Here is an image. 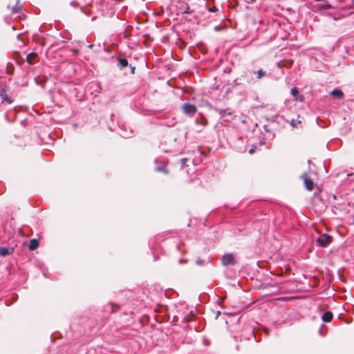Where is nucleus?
Segmentation results:
<instances>
[{
	"label": "nucleus",
	"instance_id": "obj_4",
	"mask_svg": "<svg viewBox=\"0 0 354 354\" xmlns=\"http://www.w3.org/2000/svg\"><path fill=\"white\" fill-rule=\"evenodd\" d=\"M301 178L304 180V182L305 187H306V189H308V191H312L313 187H314V183L309 178L308 174L307 173H304L301 176Z\"/></svg>",
	"mask_w": 354,
	"mask_h": 354
},
{
	"label": "nucleus",
	"instance_id": "obj_5",
	"mask_svg": "<svg viewBox=\"0 0 354 354\" xmlns=\"http://www.w3.org/2000/svg\"><path fill=\"white\" fill-rule=\"evenodd\" d=\"M12 101L13 100L8 96L7 91L5 89H1L0 91V104H11Z\"/></svg>",
	"mask_w": 354,
	"mask_h": 354
},
{
	"label": "nucleus",
	"instance_id": "obj_18",
	"mask_svg": "<svg viewBox=\"0 0 354 354\" xmlns=\"http://www.w3.org/2000/svg\"><path fill=\"white\" fill-rule=\"evenodd\" d=\"M205 260H203V259H198L196 261V264L198 265V266H203L205 264Z\"/></svg>",
	"mask_w": 354,
	"mask_h": 354
},
{
	"label": "nucleus",
	"instance_id": "obj_26",
	"mask_svg": "<svg viewBox=\"0 0 354 354\" xmlns=\"http://www.w3.org/2000/svg\"><path fill=\"white\" fill-rule=\"evenodd\" d=\"M352 3H353V4H354V0H352Z\"/></svg>",
	"mask_w": 354,
	"mask_h": 354
},
{
	"label": "nucleus",
	"instance_id": "obj_16",
	"mask_svg": "<svg viewBox=\"0 0 354 354\" xmlns=\"http://www.w3.org/2000/svg\"><path fill=\"white\" fill-rule=\"evenodd\" d=\"M254 73H257V79H261L263 77L266 76V72L264 71L262 69H259L258 70L257 72H254Z\"/></svg>",
	"mask_w": 354,
	"mask_h": 354
},
{
	"label": "nucleus",
	"instance_id": "obj_13",
	"mask_svg": "<svg viewBox=\"0 0 354 354\" xmlns=\"http://www.w3.org/2000/svg\"><path fill=\"white\" fill-rule=\"evenodd\" d=\"M37 53H30L26 57V60L29 64H32L33 59L36 57Z\"/></svg>",
	"mask_w": 354,
	"mask_h": 354
},
{
	"label": "nucleus",
	"instance_id": "obj_21",
	"mask_svg": "<svg viewBox=\"0 0 354 354\" xmlns=\"http://www.w3.org/2000/svg\"><path fill=\"white\" fill-rule=\"evenodd\" d=\"M181 164L183 166H185L186 165V162H187V158H182L181 159Z\"/></svg>",
	"mask_w": 354,
	"mask_h": 354
},
{
	"label": "nucleus",
	"instance_id": "obj_7",
	"mask_svg": "<svg viewBox=\"0 0 354 354\" xmlns=\"http://www.w3.org/2000/svg\"><path fill=\"white\" fill-rule=\"evenodd\" d=\"M330 95L333 96L334 97H336L337 99H343L344 98V93L338 88H335L330 92Z\"/></svg>",
	"mask_w": 354,
	"mask_h": 354
},
{
	"label": "nucleus",
	"instance_id": "obj_20",
	"mask_svg": "<svg viewBox=\"0 0 354 354\" xmlns=\"http://www.w3.org/2000/svg\"><path fill=\"white\" fill-rule=\"evenodd\" d=\"M300 122H301V121H298V122H296V121H295V120H292V121H291V123H290V124H291V125H292V127H296L297 123H300Z\"/></svg>",
	"mask_w": 354,
	"mask_h": 354
},
{
	"label": "nucleus",
	"instance_id": "obj_11",
	"mask_svg": "<svg viewBox=\"0 0 354 354\" xmlns=\"http://www.w3.org/2000/svg\"><path fill=\"white\" fill-rule=\"evenodd\" d=\"M21 8L22 5L19 3V1H17L16 5L11 8L12 12L14 14L17 13L21 9Z\"/></svg>",
	"mask_w": 354,
	"mask_h": 354
},
{
	"label": "nucleus",
	"instance_id": "obj_6",
	"mask_svg": "<svg viewBox=\"0 0 354 354\" xmlns=\"http://www.w3.org/2000/svg\"><path fill=\"white\" fill-rule=\"evenodd\" d=\"M290 92L294 96L295 100H299V102H303L304 100V96L299 95V91L296 87H293Z\"/></svg>",
	"mask_w": 354,
	"mask_h": 354
},
{
	"label": "nucleus",
	"instance_id": "obj_9",
	"mask_svg": "<svg viewBox=\"0 0 354 354\" xmlns=\"http://www.w3.org/2000/svg\"><path fill=\"white\" fill-rule=\"evenodd\" d=\"M38 246H39V241L37 239H33L30 241V243H29V246H28L30 250H35V249L37 248Z\"/></svg>",
	"mask_w": 354,
	"mask_h": 354
},
{
	"label": "nucleus",
	"instance_id": "obj_24",
	"mask_svg": "<svg viewBox=\"0 0 354 354\" xmlns=\"http://www.w3.org/2000/svg\"><path fill=\"white\" fill-rule=\"evenodd\" d=\"M221 313L219 311L216 312V318H218V317L220 315Z\"/></svg>",
	"mask_w": 354,
	"mask_h": 354
},
{
	"label": "nucleus",
	"instance_id": "obj_1",
	"mask_svg": "<svg viewBox=\"0 0 354 354\" xmlns=\"http://www.w3.org/2000/svg\"><path fill=\"white\" fill-rule=\"evenodd\" d=\"M236 263V260L233 254L226 253L222 257V264L224 266H234Z\"/></svg>",
	"mask_w": 354,
	"mask_h": 354
},
{
	"label": "nucleus",
	"instance_id": "obj_22",
	"mask_svg": "<svg viewBox=\"0 0 354 354\" xmlns=\"http://www.w3.org/2000/svg\"><path fill=\"white\" fill-rule=\"evenodd\" d=\"M191 11L189 10V7L187 5L186 9L185 11L183 12V13H190Z\"/></svg>",
	"mask_w": 354,
	"mask_h": 354
},
{
	"label": "nucleus",
	"instance_id": "obj_10",
	"mask_svg": "<svg viewBox=\"0 0 354 354\" xmlns=\"http://www.w3.org/2000/svg\"><path fill=\"white\" fill-rule=\"evenodd\" d=\"M333 319V314L332 313L328 311L324 313L322 315V320L325 322H329Z\"/></svg>",
	"mask_w": 354,
	"mask_h": 354
},
{
	"label": "nucleus",
	"instance_id": "obj_23",
	"mask_svg": "<svg viewBox=\"0 0 354 354\" xmlns=\"http://www.w3.org/2000/svg\"><path fill=\"white\" fill-rule=\"evenodd\" d=\"M186 261H184L183 259H180L179 260V263H185Z\"/></svg>",
	"mask_w": 354,
	"mask_h": 354
},
{
	"label": "nucleus",
	"instance_id": "obj_14",
	"mask_svg": "<svg viewBox=\"0 0 354 354\" xmlns=\"http://www.w3.org/2000/svg\"><path fill=\"white\" fill-rule=\"evenodd\" d=\"M10 254V250L7 248H0V255L3 257H6Z\"/></svg>",
	"mask_w": 354,
	"mask_h": 354
},
{
	"label": "nucleus",
	"instance_id": "obj_3",
	"mask_svg": "<svg viewBox=\"0 0 354 354\" xmlns=\"http://www.w3.org/2000/svg\"><path fill=\"white\" fill-rule=\"evenodd\" d=\"M183 112L187 115H194L196 112V107L191 104L185 103L182 106Z\"/></svg>",
	"mask_w": 354,
	"mask_h": 354
},
{
	"label": "nucleus",
	"instance_id": "obj_17",
	"mask_svg": "<svg viewBox=\"0 0 354 354\" xmlns=\"http://www.w3.org/2000/svg\"><path fill=\"white\" fill-rule=\"evenodd\" d=\"M218 113L223 117L225 116V114H228V115L231 114V112L228 111V110H223V109H220Z\"/></svg>",
	"mask_w": 354,
	"mask_h": 354
},
{
	"label": "nucleus",
	"instance_id": "obj_2",
	"mask_svg": "<svg viewBox=\"0 0 354 354\" xmlns=\"http://www.w3.org/2000/svg\"><path fill=\"white\" fill-rule=\"evenodd\" d=\"M333 238L327 234H323L317 239V243L320 247H326L332 242Z\"/></svg>",
	"mask_w": 354,
	"mask_h": 354
},
{
	"label": "nucleus",
	"instance_id": "obj_12",
	"mask_svg": "<svg viewBox=\"0 0 354 354\" xmlns=\"http://www.w3.org/2000/svg\"><path fill=\"white\" fill-rule=\"evenodd\" d=\"M155 170L160 172H164L167 174V170L166 169V163L163 162L161 166L156 167Z\"/></svg>",
	"mask_w": 354,
	"mask_h": 354
},
{
	"label": "nucleus",
	"instance_id": "obj_15",
	"mask_svg": "<svg viewBox=\"0 0 354 354\" xmlns=\"http://www.w3.org/2000/svg\"><path fill=\"white\" fill-rule=\"evenodd\" d=\"M118 62H119V66L121 68H123L127 66V65H128V62L124 58H120L118 60Z\"/></svg>",
	"mask_w": 354,
	"mask_h": 354
},
{
	"label": "nucleus",
	"instance_id": "obj_25",
	"mask_svg": "<svg viewBox=\"0 0 354 354\" xmlns=\"http://www.w3.org/2000/svg\"><path fill=\"white\" fill-rule=\"evenodd\" d=\"M249 153H254V149H250L249 150Z\"/></svg>",
	"mask_w": 354,
	"mask_h": 354
},
{
	"label": "nucleus",
	"instance_id": "obj_8",
	"mask_svg": "<svg viewBox=\"0 0 354 354\" xmlns=\"http://www.w3.org/2000/svg\"><path fill=\"white\" fill-rule=\"evenodd\" d=\"M317 8L318 10H327L330 8H334L333 6H332L330 3H328L327 1H324V3H320L317 6Z\"/></svg>",
	"mask_w": 354,
	"mask_h": 354
},
{
	"label": "nucleus",
	"instance_id": "obj_19",
	"mask_svg": "<svg viewBox=\"0 0 354 354\" xmlns=\"http://www.w3.org/2000/svg\"><path fill=\"white\" fill-rule=\"evenodd\" d=\"M218 9L216 6H213V7H212V8H208V10H209V12H216V11H218Z\"/></svg>",
	"mask_w": 354,
	"mask_h": 354
}]
</instances>
